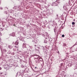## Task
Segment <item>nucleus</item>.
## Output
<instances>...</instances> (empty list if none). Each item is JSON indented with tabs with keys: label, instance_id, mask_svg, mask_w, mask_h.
Returning a JSON list of instances; mask_svg holds the SVG:
<instances>
[{
	"label": "nucleus",
	"instance_id": "1a4fd4ad",
	"mask_svg": "<svg viewBox=\"0 0 77 77\" xmlns=\"http://www.w3.org/2000/svg\"><path fill=\"white\" fill-rule=\"evenodd\" d=\"M57 15V17H58V15Z\"/></svg>",
	"mask_w": 77,
	"mask_h": 77
},
{
	"label": "nucleus",
	"instance_id": "f257e3e1",
	"mask_svg": "<svg viewBox=\"0 0 77 77\" xmlns=\"http://www.w3.org/2000/svg\"><path fill=\"white\" fill-rule=\"evenodd\" d=\"M59 4H60V2H55V3H53L52 5H54V6H57Z\"/></svg>",
	"mask_w": 77,
	"mask_h": 77
},
{
	"label": "nucleus",
	"instance_id": "0eeeda50",
	"mask_svg": "<svg viewBox=\"0 0 77 77\" xmlns=\"http://www.w3.org/2000/svg\"><path fill=\"white\" fill-rule=\"evenodd\" d=\"M38 58H39V59H41V57H39Z\"/></svg>",
	"mask_w": 77,
	"mask_h": 77
},
{
	"label": "nucleus",
	"instance_id": "39448f33",
	"mask_svg": "<svg viewBox=\"0 0 77 77\" xmlns=\"http://www.w3.org/2000/svg\"><path fill=\"white\" fill-rule=\"evenodd\" d=\"M15 47H16V48H18V46L17 47L15 46Z\"/></svg>",
	"mask_w": 77,
	"mask_h": 77
},
{
	"label": "nucleus",
	"instance_id": "6e6552de",
	"mask_svg": "<svg viewBox=\"0 0 77 77\" xmlns=\"http://www.w3.org/2000/svg\"><path fill=\"white\" fill-rule=\"evenodd\" d=\"M35 69H36V68H37L36 67H35Z\"/></svg>",
	"mask_w": 77,
	"mask_h": 77
},
{
	"label": "nucleus",
	"instance_id": "20e7f679",
	"mask_svg": "<svg viewBox=\"0 0 77 77\" xmlns=\"http://www.w3.org/2000/svg\"><path fill=\"white\" fill-rule=\"evenodd\" d=\"M62 37H65V35H62Z\"/></svg>",
	"mask_w": 77,
	"mask_h": 77
},
{
	"label": "nucleus",
	"instance_id": "f03ea898",
	"mask_svg": "<svg viewBox=\"0 0 77 77\" xmlns=\"http://www.w3.org/2000/svg\"><path fill=\"white\" fill-rule=\"evenodd\" d=\"M15 45H18V41H16L15 43Z\"/></svg>",
	"mask_w": 77,
	"mask_h": 77
},
{
	"label": "nucleus",
	"instance_id": "7ed1b4c3",
	"mask_svg": "<svg viewBox=\"0 0 77 77\" xmlns=\"http://www.w3.org/2000/svg\"><path fill=\"white\" fill-rule=\"evenodd\" d=\"M72 24L73 25H74V24H75V22H72Z\"/></svg>",
	"mask_w": 77,
	"mask_h": 77
},
{
	"label": "nucleus",
	"instance_id": "423d86ee",
	"mask_svg": "<svg viewBox=\"0 0 77 77\" xmlns=\"http://www.w3.org/2000/svg\"><path fill=\"white\" fill-rule=\"evenodd\" d=\"M2 67H0V70H2Z\"/></svg>",
	"mask_w": 77,
	"mask_h": 77
}]
</instances>
